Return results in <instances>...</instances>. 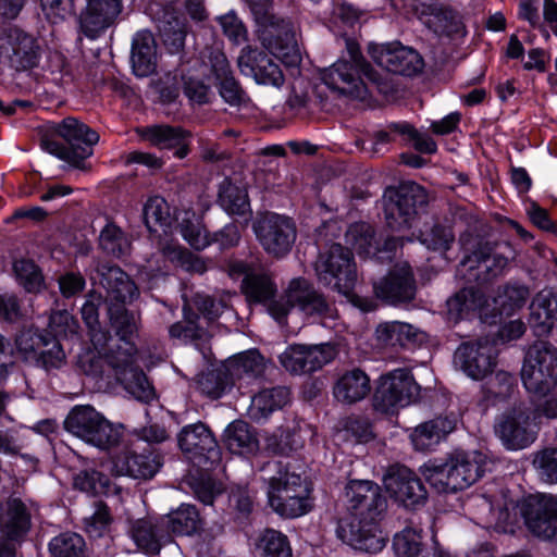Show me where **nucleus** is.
<instances>
[{
  "label": "nucleus",
  "mask_w": 557,
  "mask_h": 557,
  "mask_svg": "<svg viewBox=\"0 0 557 557\" xmlns=\"http://www.w3.org/2000/svg\"><path fill=\"white\" fill-rule=\"evenodd\" d=\"M334 357L330 345H292L280 355L282 367L294 374L313 372Z\"/></svg>",
  "instance_id": "b1692460"
},
{
  "label": "nucleus",
  "mask_w": 557,
  "mask_h": 557,
  "mask_svg": "<svg viewBox=\"0 0 557 557\" xmlns=\"http://www.w3.org/2000/svg\"><path fill=\"white\" fill-rule=\"evenodd\" d=\"M384 485L391 497L406 508L414 509L428 497L421 480L404 466L392 467L384 476Z\"/></svg>",
  "instance_id": "6ab92c4d"
},
{
  "label": "nucleus",
  "mask_w": 557,
  "mask_h": 557,
  "mask_svg": "<svg viewBox=\"0 0 557 557\" xmlns=\"http://www.w3.org/2000/svg\"><path fill=\"white\" fill-rule=\"evenodd\" d=\"M99 247L107 255L121 258L129 252L131 242L121 227L108 223L100 232Z\"/></svg>",
  "instance_id": "8fccbe9b"
},
{
  "label": "nucleus",
  "mask_w": 557,
  "mask_h": 557,
  "mask_svg": "<svg viewBox=\"0 0 557 557\" xmlns=\"http://www.w3.org/2000/svg\"><path fill=\"white\" fill-rule=\"evenodd\" d=\"M257 239L273 257L287 255L296 240V226L292 219L277 213H265L252 225Z\"/></svg>",
  "instance_id": "2eb2a0df"
},
{
  "label": "nucleus",
  "mask_w": 557,
  "mask_h": 557,
  "mask_svg": "<svg viewBox=\"0 0 557 557\" xmlns=\"http://www.w3.org/2000/svg\"><path fill=\"white\" fill-rule=\"evenodd\" d=\"M157 46L153 35L148 30L138 32L133 38L131 61L134 74L147 77L156 71Z\"/></svg>",
  "instance_id": "c9c22d12"
},
{
  "label": "nucleus",
  "mask_w": 557,
  "mask_h": 557,
  "mask_svg": "<svg viewBox=\"0 0 557 557\" xmlns=\"http://www.w3.org/2000/svg\"><path fill=\"white\" fill-rule=\"evenodd\" d=\"M290 400V393L287 387L276 386L262 389L251 399L248 414L260 422L265 420L273 411L282 409Z\"/></svg>",
  "instance_id": "4c0bfd02"
},
{
  "label": "nucleus",
  "mask_w": 557,
  "mask_h": 557,
  "mask_svg": "<svg viewBox=\"0 0 557 557\" xmlns=\"http://www.w3.org/2000/svg\"><path fill=\"white\" fill-rule=\"evenodd\" d=\"M65 352L58 338L48 333L47 337L40 345L36 357L32 359L37 367L47 371L60 369L65 363Z\"/></svg>",
  "instance_id": "3c124183"
},
{
  "label": "nucleus",
  "mask_w": 557,
  "mask_h": 557,
  "mask_svg": "<svg viewBox=\"0 0 557 557\" xmlns=\"http://www.w3.org/2000/svg\"><path fill=\"white\" fill-rule=\"evenodd\" d=\"M345 238L346 243L360 256L375 257L381 251L374 237L373 227L366 222L351 224L345 234Z\"/></svg>",
  "instance_id": "a18cd8bd"
},
{
  "label": "nucleus",
  "mask_w": 557,
  "mask_h": 557,
  "mask_svg": "<svg viewBox=\"0 0 557 557\" xmlns=\"http://www.w3.org/2000/svg\"><path fill=\"white\" fill-rule=\"evenodd\" d=\"M122 0H87L78 16L79 30L89 39L113 26L122 12Z\"/></svg>",
  "instance_id": "5701e85b"
},
{
  "label": "nucleus",
  "mask_w": 557,
  "mask_h": 557,
  "mask_svg": "<svg viewBox=\"0 0 557 557\" xmlns=\"http://www.w3.org/2000/svg\"><path fill=\"white\" fill-rule=\"evenodd\" d=\"M181 234L196 250L205 249L212 243L207 230L198 221L185 220L181 224Z\"/></svg>",
  "instance_id": "338daca9"
},
{
  "label": "nucleus",
  "mask_w": 557,
  "mask_h": 557,
  "mask_svg": "<svg viewBox=\"0 0 557 557\" xmlns=\"http://www.w3.org/2000/svg\"><path fill=\"white\" fill-rule=\"evenodd\" d=\"M483 305V295L473 288H463L447 300L448 312L456 318H462L463 314L480 309Z\"/></svg>",
  "instance_id": "4d7b16f0"
},
{
  "label": "nucleus",
  "mask_w": 557,
  "mask_h": 557,
  "mask_svg": "<svg viewBox=\"0 0 557 557\" xmlns=\"http://www.w3.org/2000/svg\"><path fill=\"white\" fill-rule=\"evenodd\" d=\"M350 517L338 523V536L355 549L377 553L385 546L376 520L386 507L380 486L368 480H352L345 491Z\"/></svg>",
  "instance_id": "f257e3e1"
},
{
  "label": "nucleus",
  "mask_w": 557,
  "mask_h": 557,
  "mask_svg": "<svg viewBox=\"0 0 557 557\" xmlns=\"http://www.w3.org/2000/svg\"><path fill=\"white\" fill-rule=\"evenodd\" d=\"M533 467L546 483H557V448L547 447L534 454Z\"/></svg>",
  "instance_id": "052dcab7"
},
{
  "label": "nucleus",
  "mask_w": 557,
  "mask_h": 557,
  "mask_svg": "<svg viewBox=\"0 0 557 557\" xmlns=\"http://www.w3.org/2000/svg\"><path fill=\"white\" fill-rule=\"evenodd\" d=\"M529 297V289L519 285H507L498 294L495 302L499 306L502 313L510 314L520 309Z\"/></svg>",
  "instance_id": "680f3d73"
},
{
  "label": "nucleus",
  "mask_w": 557,
  "mask_h": 557,
  "mask_svg": "<svg viewBox=\"0 0 557 557\" xmlns=\"http://www.w3.org/2000/svg\"><path fill=\"white\" fill-rule=\"evenodd\" d=\"M350 61L341 60L321 73L323 84L332 91L355 99H364L368 92L364 76L376 85L381 92H387L388 86L379 73L364 60L358 48L349 46Z\"/></svg>",
  "instance_id": "39448f33"
},
{
  "label": "nucleus",
  "mask_w": 557,
  "mask_h": 557,
  "mask_svg": "<svg viewBox=\"0 0 557 557\" xmlns=\"http://www.w3.org/2000/svg\"><path fill=\"white\" fill-rule=\"evenodd\" d=\"M49 550L52 557H87L85 540L74 532L54 536L49 543Z\"/></svg>",
  "instance_id": "603ef678"
},
{
  "label": "nucleus",
  "mask_w": 557,
  "mask_h": 557,
  "mask_svg": "<svg viewBox=\"0 0 557 557\" xmlns=\"http://www.w3.org/2000/svg\"><path fill=\"white\" fill-rule=\"evenodd\" d=\"M169 533L190 535L197 531L199 513L193 505H181L176 510L161 518Z\"/></svg>",
  "instance_id": "c03bdc74"
},
{
  "label": "nucleus",
  "mask_w": 557,
  "mask_h": 557,
  "mask_svg": "<svg viewBox=\"0 0 557 557\" xmlns=\"http://www.w3.org/2000/svg\"><path fill=\"white\" fill-rule=\"evenodd\" d=\"M528 530L543 540L557 541V497L553 495H529L517 504Z\"/></svg>",
  "instance_id": "4468645a"
},
{
  "label": "nucleus",
  "mask_w": 557,
  "mask_h": 557,
  "mask_svg": "<svg viewBox=\"0 0 557 557\" xmlns=\"http://www.w3.org/2000/svg\"><path fill=\"white\" fill-rule=\"evenodd\" d=\"M141 139L149 141L160 149H174L178 159L189 153L191 135L180 126L156 124L136 129Z\"/></svg>",
  "instance_id": "7c9ffc66"
},
{
  "label": "nucleus",
  "mask_w": 557,
  "mask_h": 557,
  "mask_svg": "<svg viewBox=\"0 0 557 557\" xmlns=\"http://www.w3.org/2000/svg\"><path fill=\"white\" fill-rule=\"evenodd\" d=\"M64 429L100 449L119 444L122 431L89 405L75 406L64 420Z\"/></svg>",
  "instance_id": "423d86ee"
},
{
  "label": "nucleus",
  "mask_w": 557,
  "mask_h": 557,
  "mask_svg": "<svg viewBox=\"0 0 557 557\" xmlns=\"http://www.w3.org/2000/svg\"><path fill=\"white\" fill-rule=\"evenodd\" d=\"M258 25L263 45L289 65L299 62L296 49V27L289 18L275 14L272 0H245Z\"/></svg>",
  "instance_id": "20e7f679"
},
{
  "label": "nucleus",
  "mask_w": 557,
  "mask_h": 557,
  "mask_svg": "<svg viewBox=\"0 0 557 557\" xmlns=\"http://www.w3.org/2000/svg\"><path fill=\"white\" fill-rule=\"evenodd\" d=\"M224 442L231 453H250L258 447V441L250 426L244 421L232 422L224 432Z\"/></svg>",
  "instance_id": "de8ad7c7"
},
{
  "label": "nucleus",
  "mask_w": 557,
  "mask_h": 557,
  "mask_svg": "<svg viewBox=\"0 0 557 557\" xmlns=\"http://www.w3.org/2000/svg\"><path fill=\"white\" fill-rule=\"evenodd\" d=\"M95 350H85L78 355L77 367L86 375L92 379H101L106 373V366L111 368L103 350L94 347Z\"/></svg>",
  "instance_id": "bf43d9fd"
},
{
  "label": "nucleus",
  "mask_w": 557,
  "mask_h": 557,
  "mask_svg": "<svg viewBox=\"0 0 557 557\" xmlns=\"http://www.w3.org/2000/svg\"><path fill=\"white\" fill-rule=\"evenodd\" d=\"M428 202V194L416 183H407L398 188L388 189L385 195V220L393 231H403L411 226L418 209Z\"/></svg>",
  "instance_id": "ddd939ff"
},
{
  "label": "nucleus",
  "mask_w": 557,
  "mask_h": 557,
  "mask_svg": "<svg viewBox=\"0 0 557 557\" xmlns=\"http://www.w3.org/2000/svg\"><path fill=\"white\" fill-rule=\"evenodd\" d=\"M161 466V457L151 448H144L138 451L135 447H127L112 457L111 471L119 476L126 475L136 480H150Z\"/></svg>",
  "instance_id": "412c9836"
},
{
  "label": "nucleus",
  "mask_w": 557,
  "mask_h": 557,
  "mask_svg": "<svg viewBox=\"0 0 557 557\" xmlns=\"http://www.w3.org/2000/svg\"><path fill=\"white\" fill-rule=\"evenodd\" d=\"M496 357L494 344L486 338L465 342L454 354V366L472 380H482L492 373Z\"/></svg>",
  "instance_id": "f3484780"
},
{
  "label": "nucleus",
  "mask_w": 557,
  "mask_h": 557,
  "mask_svg": "<svg viewBox=\"0 0 557 557\" xmlns=\"http://www.w3.org/2000/svg\"><path fill=\"white\" fill-rule=\"evenodd\" d=\"M531 414L530 405L519 403L505 410L497 418L494 426L495 434L507 449H524L536 441L540 426Z\"/></svg>",
  "instance_id": "9d476101"
},
{
  "label": "nucleus",
  "mask_w": 557,
  "mask_h": 557,
  "mask_svg": "<svg viewBox=\"0 0 557 557\" xmlns=\"http://www.w3.org/2000/svg\"><path fill=\"white\" fill-rule=\"evenodd\" d=\"M125 305H109L108 317L111 329L114 331L117 339L108 342L103 350L111 366H125L131 362L136 354V339L141 324L139 312L129 311Z\"/></svg>",
  "instance_id": "0eeeda50"
},
{
  "label": "nucleus",
  "mask_w": 557,
  "mask_h": 557,
  "mask_svg": "<svg viewBox=\"0 0 557 557\" xmlns=\"http://www.w3.org/2000/svg\"><path fill=\"white\" fill-rule=\"evenodd\" d=\"M373 288L377 298L392 305L410 301L416 295L414 277L408 265L394 269L375 282Z\"/></svg>",
  "instance_id": "bb28decb"
},
{
  "label": "nucleus",
  "mask_w": 557,
  "mask_h": 557,
  "mask_svg": "<svg viewBox=\"0 0 557 557\" xmlns=\"http://www.w3.org/2000/svg\"><path fill=\"white\" fill-rule=\"evenodd\" d=\"M420 389L409 369H395L380 377L373 406L380 412L393 413L416 403L420 397Z\"/></svg>",
  "instance_id": "9b49d317"
},
{
  "label": "nucleus",
  "mask_w": 557,
  "mask_h": 557,
  "mask_svg": "<svg viewBox=\"0 0 557 557\" xmlns=\"http://www.w3.org/2000/svg\"><path fill=\"white\" fill-rule=\"evenodd\" d=\"M391 129L413 141L414 149L421 153L433 154L437 150V145L433 138L428 135L420 134L407 122L392 123Z\"/></svg>",
  "instance_id": "e2e57ef3"
},
{
  "label": "nucleus",
  "mask_w": 557,
  "mask_h": 557,
  "mask_svg": "<svg viewBox=\"0 0 557 557\" xmlns=\"http://www.w3.org/2000/svg\"><path fill=\"white\" fill-rule=\"evenodd\" d=\"M486 457L480 451H458L445 461H429L421 467L426 482L438 493L468 488L485 472Z\"/></svg>",
  "instance_id": "7ed1b4c3"
},
{
  "label": "nucleus",
  "mask_w": 557,
  "mask_h": 557,
  "mask_svg": "<svg viewBox=\"0 0 557 557\" xmlns=\"http://www.w3.org/2000/svg\"><path fill=\"white\" fill-rule=\"evenodd\" d=\"M13 272L21 286L28 293H38L44 287V275L30 259L21 258L13 262Z\"/></svg>",
  "instance_id": "864d4df0"
},
{
  "label": "nucleus",
  "mask_w": 557,
  "mask_h": 557,
  "mask_svg": "<svg viewBox=\"0 0 557 557\" xmlns=\"http://www.w3.org/2000/svg\"><path fill=\"white\" fill-rule=\"evenodd\" d=\"M99 282L107 292L109 305H126L138 296V289L129 276L119 267L102 263L97 268Z\"/></svg>",
  "instance_id": "c85d7f7f"
},
{
  "label": "nucleus",
  "mask_w": 557,
  "mask_h": 557,
  "mask_svg": "<svg viewBox=\"0 0 557 557\" xmlns=\"http://www.w3.org/2000/svg\"><path fill=\"white\" fill-rule=\"evenodd\" d=\"M508 263L507 258L492 253V249L487 244H478L472 253L467 255L460 264L469 271L478 270V278L482 281L491 280L499 275Z\"/></svg>",
  "instance_id": "72a5a7b5"
},
{
  "label": "nucleus",
  "mask_w": 557,
  "mask_h": 557,
  "mask_svg": "<svg viewBox=\"0 0 557 557\" xmlns=\"http://www.w3.org/2000/svg\"><path fill=\"white\" fill-rule=\"evenodd\" d=\"M139 550L147 555L159 554L161 547L171 542V536L162 519H136L129 522L127 530Z\"/></svg>",
  "instance_id": "c756f323"
},
{
  "label": "nucleus",
  "mask_w": 557,
  "mask_h": 557,
  "mask_svg": "<svg viewBox=\"0 0 557 557\" xmlns=\"http://www.w3.org/2000/svg\"><path fill=\"white\" fill-rule=\"evenodd\" d=\"M269 472L268 502L280 516L296 518L310 510V488L299 473L290 470L289 463L272 460L261 469Z\"/></svg>",
  "instance_id": "f03ea898"
},
{
  "label": "nucleus",
  "mask_w": 557,
  "mask_h": 557,
  "mask_svg": "<svg viewBox=\"0 0 557 557\" xmlns=\"http://www.w3.org/2000/svg\"><path fill=\"white\" fill-rule=\"evenodd\" d=\"M237 64L242 74L251 76L258 84L280 87L284 83L282 70L267 52L245 47Z\"/></svg>",
  "instance_id": "393cba45"
},
{
  "label": "nucleus",
  "mask_w": 557,
  "mask_h": 557,
  "mask_svg": "<svg viewBox=\"0 0 557 557\" xmlns=\"http://www.w3.org/2000/svg\"><path fill=\"white\" fill-rule=\"evenodd\" d=\"M422 14L426 17L424 23L435 33H443L448 28L453 12L438 3L425 4Z\"/></svg>",
  "instance_id": "774afa93"
},
{
  "label": "nucleus",
  "mask_w": 557,
  "mask_h": 557,
  "mask_svg": "<svg viewBox=\"0 0 557 557\" xmlns=\"http://www.w3.org/2000/svg\"><path fill=\"white\" fill-rule=\"evenodd\" d=\"M220 96L231 107H245L249 102V97L234 75L215 83Z\"/></svg>",
  "instance_id": "69168bd1"
},
{
  "label": "nucleus",
  "mask_w": 557,
  "mask_h": 557,
  "mask_svg": "<svg viewBox=\"0 0 557 557\" xmlns=\"http://www.w3.org/2000/svg\"><path fill=\"white\" fill-rule=\"evenodd\" d=\"M314 270L320 284L339 294H349L357 281L354 255L341 244H333L321 252Z\"/></svg>",
  "instance_id": "6e6552de"
},
{
  "label": "nucleus",
  "mask_w": 557,
  "mask_h": 557,
  "mask_svg": "<svg viewBox=\"0 0 557 557\" xmlns=\"http://www.w3.org/2000/svg\"><path fill=\"white\" fill-rule=\"evenodd\" d=\"M376 341L383 346L407 347L425 341V333L412 324L389 321L380 323L375 329Z\"/></svg>",
  "instance_id": "473e14b6"
},
{
  "label": "nucleus",
  "mask_w": 557,
  "mask_h": 557,
  "mask_svg": "<svg viewBox=\"0 0 557 557\" xmlns=\"http://www.w3.org/2000/svg\"><path fill=\"white\" fill-rule=\"evenodd\" d=\"M255 552L259 557H293L288 537L275 529L267 528L256 539Z\"/></svg>",
  "instance_id": "37998d69"
},
{
  "label": "nucleus",
  "mask_w": 557,
  "mask_h": 557,
  "mask_svg": "<svg viewBox=\"0 0 557 557\" xmlns=\"http://www.w3.org/2000/svg\"><path fill=\"white\" fill-rule=\"evenodd\" d=\"M102 304V296L97 293H89L82 307V318L89 330L90 341L97 349H106L111 334L102 330L99 322V307Z\"/></svg>",
  "instance_id": "a19ab883"
},
{
  "label": "nucleus",
  "mask_w": 557,
  "mask_h": 557,
  "mask_svg": "<svg viewBox=\"0 0 557 557\" xmlns=\"http://www.w3.org/2000/svg\"><path fill=\"white\" fill-rule=\"evenodd\" d=\"M234 384L226 367L201 373L197 379V388L212 399L220 398Z\"/></svg>",
  "instance_id": "09e8293b"
},
{
  "label": "nucleus",
  "mask_w": 557,
  "mask_h": 557,
  "mask_svg": "<svg viewBox=\"0 0 557 557\" xmlns=\"http://www.w3.org/2000/svg\"><path fill=\"white\" fill-rule=\"evenodd\" d=\"M177 443L181 450L193 461L214 462L220 458L218 443L202 422L184 426L177 435Z\"/></svg>",
  "instance_id": "4be33fe9"
},
{
  "label": "nucleus",
  "mask_w": 557,
  "mask_h": 557,
  "mask_svg": "<svg viewBox=\"0 0 557 557\" xmlns=\"http://www.w3.org/2000/svg\"><path fill=\"white\" fill-rule=\"evenodd\" d=\"M47 335L48 333L34 329L20 332L15 338V346L24 360L30 362L36 357V351H38Z\"/></svg>",
  "instance_id": "0e129e2a"
},
{
  "label": "nucleus",
  "mask_w": 557,
  "mask_h": 557,
  "mask_svg": "<svg viewBox=\"0 0 557 557\" xmlns=\"http://www.w3.org/2000/svg\"><path fill=\"white\" fill-rule=\"evenodd\" d=\"M218 202L231 215H244L249 211L250 205L246 189L224 180L219 189Z\"/></svg>",
  "instance_id": "49530a36"
},
{
  "label": "nucleus",
  "mask_w": 557,
  "mask_h": 557,
  "mask_svg": "<svg viewBox=\"0 0 557 557\" xmlns=\"http://www.w3.org/2000/svg\"><path fill=\"white\" fill-rule=\"evenodd\" d=\"M0 52L16 71L36 67L41 57L37 39L17 27H8L0 36Z\"/></svg>",
  "instance_id": "dca6fc26"
},
{
  "label": "nucleus",
  "mask_w": 557,
  "mask_h": 557,
  "mask_svg": "<svg viewBox=\"0 0 557 557\" xmlns=\"http://www.w3.org/2000/svg\"><path fill=\"white\" fill-rule=\"evenodd\" d=\"M294 306L308 315H332L331 304L309 281L302 277L292 280L286 292V299L271 301L268 310L278 323H282Z\"/></svg>",
  "instance_id": "f8f14e48"
},
{
  "label": "nucleus",
  "mask_w": 557,
  "mask_h": 557,
  "mask_svg": "<svg viewBox=\"0 0 557 557\" xmlns=\"http://www.w3.org/2000/svg\"><path fill=\"white\" fill-rule=\"evenodd\" d=\"M135 358L125 366H111L116 380L125 384V387L137 398L149 400L153 396V388L146 374L134 367Z\"/></svg>",
  "instance_id": "79ce46f5"
},
{
  "label": "nucleus",
  "mask_w": 557,
  "mask_h": 557,
  "mask_svg": "<svg viewBox=\"0 0 557 557\" xmlns=\"http://www.w3.org/2000/svg\"><path fill=\"white\" fill-rule=\"evenodd\" d=\"M455 428V419L436 417L416 426L410 438L417 450L425 451L434 448Z\"/></svg>",
  "instance_id": "e433bc0d"
},
{
  "label": "nucleus",
  "mask_w": 557,
  "mask_h": 557,
  "mask_svg": "<svg viewBox=\"0 0 557 557\" xmlns=\"http://www.w3.org/2000/svg\"><path fill=\"white\" fill-rule=\"evenodd\" d=\"M368 52L377 65L394 74L413 76L423 69L421 55L398 41L369 45Z\"/></svg>",
  "instance_id": "a211bd4d"
},
{
  "label": "nucleus",
  "mask_w": 557,
  "mask_h": 557,
  "mask_svg": "<svg viewBox=\"0 0 557 557\" xmlns=\"http://www.w3.org/2000/svg\"><path fill=\"white\" fill-rule=\"evenodd\" d=\"M393 548L398 557H420L426 549L422 542L421 530L406 527L394 536Z\"/></svg>",
  "instance_id": "6e6d98bb"
},
{
  "label": "nucleus",
  "mask_w": 557,
  "mask_h": 557,
  "mask_svg": "<svg viewBox=\"0 0 557 557\" xmlns=\"http://www.w3.org/2000/svg\"><path fill=\"white\" fill-rule=\"evenodd\" d=\"M232 278L244 276L242 292L249 302L267 304L276 294V286L265 273H256L252 267L244 261H232L228 264Z\"/></svg>",
  "instance_id": "a878e982"
},
{
  "label": "nucleus",
  "mask_w": 557,
  "mask_h": 557,
  "mask_svg": "<svg viewBox=\"0 0 557 557\" xmlns=\"http://www.w3.org/2000/svg\"><path fill=\"white\" fill-rule=\"evenodd\" d=\"M109 485V478L95 469L82 470L74 476V486L90 495L107 494Z\"/></svg>",
  "instance_id": "13d9d810"
},
{
  "label": "nucleus",
  "mask_w": 557,
  "mask_h": 557,
  "mask_svg": "<svg viewBox=\"0 0 557 557\" xmlns=\"http://www.w3.org/2000/svg\"><path fill=\"white\" fill-rule=\"evenodd\" d=\"M55 133L62 137L75 159V168L86 171L85 160L92 156V147L98 144L99 135L87 124L73 116L63 119L54 127Z\"/></svg>",
  "instance_id": "aec40b11"
},
{
  "label": "nucleus",
  "mask_w": 557,
  "mask_h": 557,
  "mask_svg": "<svg viewBox=\"0 0 557 557\" xmlns=\"http://www.w3.org/2000/svg\"><path fill=\"white\" fill-rule=\"evenodd\" d=\"M529 321L537 335H546L557 326V290L543 289L535 295Z\"/></svg>",
  "instance_id": "2f4dec72"
},
{
  "label": "nucleus",
  "mask_w": 557,
  "mask_h": 557,
  "mask_svg": "<svg viewBox=\"0 0 557 557\" xmlns=\"http://www.w3.org/2000/svg\"><path fill=\"white\" fill-rule=\"evenodd\" d=\"M371 391L368 374L360 369L343 373L333 387L334 397L343 404H355L364 399Z\"/></svg>",
  "instance_id": "f704fd0d"
},
{
  "label": "nucleus",
  "mask_w": 557,
  "mask_h": 557,
  "mask_svg": "<svg viewBox=\"0 0 557 557\" xmlns=\"http://www.w3.org/2000/svg\"><path fill=\"white\" fill-rule=\"evenodd\" d=\"M162 41L172 54L180 53L185 45L188 27L185 17L174 9H166L159 25Z\"/></svg>",
  "instance_id": "58836bf2"
},
{
  "label": "nucleus",
  "mask_w": 557,
  "mask_h": 557,
  "mask_svg": "<svg viewBox=\"0 0 557 557\" xmlns=\"http://www.w3.org/2000/svg\"><path fill=\"white\" fill-rule=\"evenodd\" d=\"M521 380L528 392L545 394L557 380V347L537 341L528 349L521 370Z\"/></svg>",
  "instance_id": "1a4fd4ad"
},
{
  "label": "nucleus",
  "mask_w": 557,
  "mask_h": 557,
  "mask_svg": "<svg viewBox=\"0 0 557 557\" xmlns=\"http://www.w3.org/2000/svg\"><path fill=\"white\" fill-rule=\"evenodd\" d=\"M32 527V517L27 506L20 498H9L2 504L0 515V540L16 546Z\"/></svg>",
  "instance_id": "cd10ccee"
},
{
  "label": "nucleus",
  "mask_w": 557,
  "mask_h": 557,
  "mask_svg": "<svg viewBox=\"0 0 557 557\" xmlns=\"http://www.w3.org/2000/svg\"><path fill=\"white\" fill-rule=\"evenodd\" d=\"M144 222L150 232H157L158 227H166L171 224L170 207L165 199L159 196L149 198L143 209Z\"/></svg>",
  "instance_id": "5fc2aeb1"
},
{
  "label": "nucleus",
  "mask_w": 557,
  "mask_h": 557,
  "mask_svg": "<svg viewBox=\"0 0 557 557\" xmlns=\"http://www.w3.org/2000/svg\"><path fill=\"white\" fill-rule=\"evenodd\" d=\"M225 367L234 382L249 381L263 374L265 360L257 349H249L228 359Z\"/></svg>",
  "instance_id": "ea45409f"
}]
</instances>
